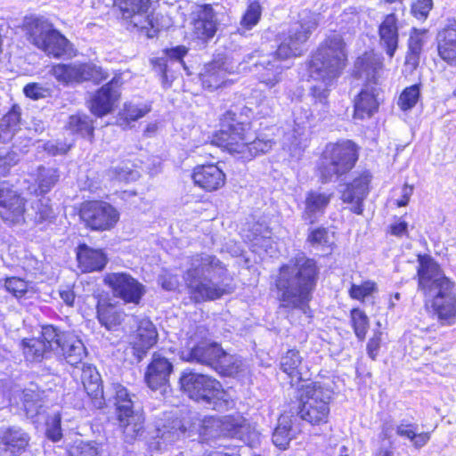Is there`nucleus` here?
<instances>
[{
  "label": "nucleus",
  "instance_id": "19",
  "mask_svg": "<svg viewBox=\"0 0 456 456\" xmlns=\"http://www.w3.org/2000/svg\"><path fill=\"white\" fill-rule=\"evenodd\" d=\"M29 442V434L20 427L0 428V456H20L27 451Z\"/></svg>",
  "mask_w": 456,
  "mask_h": 456
},
{
  "label": "nucleus",
  "instance_id": "4",
  "mask_svg": "<svg viewBox=\"0 0 456 456\" xmlns=\"http://www.w3.org/2000/svg\"><path fill=\"white\" fill-rule=\"evenodd\" d=\"M417 275L418 289L426 297L432 299V306L438 319L451 324L456 316L455 284L429 256L419 257Z\"/></svg>",
  "mask_w": 456,
  "mask_h": 456
},
{
  "label": "nucleus",
  "instance_id": "7",
  "mask_svg": "<svg viewBox=\"0 0 456 456\" xmlns=\"http://www.w3.org/2000/svg\"><path fill=\"white\" fill-rule=\"evenodd\" d=\"M331 391L319 383L303 386L299 390L300 418L312 425L327 423Z\"/></svg>",
  "mask_w": 456,
  "mask_h": 456
},
{
  "label": "nucleus",
  "instance_id": "34",
  "mask_svg": "<svg viewBox=\"0 0 456 456\" xmlns=\"http://www.w3.org/2000/svg\"><path fill=\"white\" fill-rule=\"evenodd\" d=\"M331 194L319 192L315 191H309L305 200V211L303 217L309 219L311 223L317 214L323 213L330 201Z\"/></svg>",
  "mask_w": 456,
  "mask_h": 456
},
{
  "label": "nucleus",
  "instance_id": "49",
  "mask_svg": "<svg viewBox=\"0 0 456 456\" xmlns=\"http://www.w3.org/2000/svg\"><path fill=\"white\" fill-rule=\"evenodd\" d=\"M419 98V86L414 85L405 88L400 94L398 106L403 110H408L413 108Z\"/></svg>",
  "mask_w": 456,
  "mask_h": 456
},
{
  "label": "nucleus",
  "instance_id": "22",
  "mask_svg": "<svg viewBox=\"0 0 456 456\" xmlns=\"http://www.w3.org/2000/svg\"><path fill=\"white\" fill-rule=\"evenodd\" d=\"M370 175L364 173L347 183L341 190V200L350 205V210L357 215H362V203L369 192Z\"/></svg>",
  "mask_w": 456,
  "mask_h": 456
},
{
  "label": "nucleus",
  "instance_id": "58",
  "mask_svg": "<svg viewBox=\"0 0 456 456\" xmlns=\"http://www.w3.org/2000/svg\"><path fill=\"white\" fill-rule=\"evenodd\" d=\"M432 8V0H416L411 6L412 14L419 20L426 19Z\"/></svg>",
  "mask_w": 456,
  "mask_h": 456
},
{
  "label": "nucleus",
  "instance_id": "17",
  "mask_svg": "<svg viewBox=\"0 0 456 456\" xmlns=\"http://www.w3.org/2000/svg\"><path fill=\"white\" fill-rule=\"evenodd\" d=\"M25 199L8 183H0V217L8 224L25 221Z\"/></svg>",
  "mask_w": 456,
  "mask_h": 456
},
{
  "label": "nucleus",
  "instance_id": "23",
  "mask_svg": "<svg viewBox=\"0 0 456 456\" xmlns=\"http://www.w3.org/2000/svg\"><path fill=\"white\" fill-rule=\"evenodd\" d=\"M119 78L113 77L93 96L90 102L91 111L99 117L110 112L119 97Z\"/></svg>",
  "mask_w": 456,
  "mask_h": 456
},
{
  "label": "nucleus",
  "instance_id": "24",
  "mask_svg": "<svg viewBox=\"0 0 456 456\" xmlns=\"http://www.w3.org/2000/svg\"><path fill=\"white\" fill-rule=\"evenodd\" d=\"M381 95L382 92L377 86V82L367 83L355 100L354 117L362 119L372 116L378 110Z\"/></svg>",
  "mask_w": 456,
  "mask_h": 456
},
{
  "label": "nucleus",
  "instance_id": "50",
  "mask_svg": "<svg viewBox=\"0 0 456 456\" xmlns=\"http://www.w3.org/2000/svg\"><path fill=\"white\" fill-rule=\"evenodd\" d=\"M59 175L53 168H39L38 173V187L42 193H45L51 190V188L58 181Z\"/></svg>",
  "mask_w": 456,
  "mask_h": 456
},
{
  "label": "nucleus",
  "instance_id": "8",
  "mask_svg": "<svg viewBox=\"0 0 456 456\" xmlns=\"http://www.w3.org/2000/svg\"><path fill=\"white\" fill-rule=\"evenodd\" d=\"M109 401L113 400L119 427L125 440L132 443L143 432L144 417L139 411L134 410V403L126 388L120 384H113Z\"/></svg>",
  "mask_w": 456,
  "mask_h": 456
},
{
  "label": "nucleus",
  "instance_id": "15",
  "mask_svg": "<svg viewBox=\"0 0 456 456\" xmlns=\"http://www.w3.org/2000/svg\"><path fill=\"white\" fill-rule=\"evenodd\" d=\"M235 114L227 112L222 119V128L218 134L221 146L232 154H239L244 159L249 135L245 133V126L234 119Z\"/></svg>",
  "mask_w": 456,
  "mask_h": 456
},
{
  "label": "nucleus",
  "instance_id": "45",
  "mask_svg": "<svg viewBox=\"0 0 456 456\" xmlns=\"http://www.w3.org/2000/svg\"><path fill=\"white\" fill-rule=\"evenodd\" d=\"M273 142L271 139L257 137L251 140L249 136V140L247 142V151L244 159H251L258 154L266 153L273 148Z\"/></svg>",
  "mask_w": 456,
  "mask_h": 456
},
{
  "label": "nucleus",
  "instance_id": "48",
  "mask_svg": "<svg viewBox=\"0 0 456 456\" xmlns=\"http://www.w3.org/2000/svg\"><path fill=\"white\" fill-rule=\"evenodd\" d=\"M305 128L299 125H296L291 130L286 132L283 138V144L289 151H296L303 146L305 142Z\"/></svg>",
  "mask_w": 456,
  "mask_h": 456
},
{
  "label": "nucleus",
  "instance_id": "55",
  "mask_svg": "<svg viewBox=\"0 0 456 456\" xmlns=\"http://www.w3.org/2000/svg\"><path fill=\"white\" fill-rule=\"evenodd\" d=\"M308 242L313 246H330V236L325 228L313 230L307 238Z\"/></svg>",
  "mask_w": 456,
  "mask_h": 456
},
{
  "label": "nucleus",
  "instance_id": "32",
  "mask_svg": "<svg viewBox=\"0 0 456 456\" xmlns=\"http://www.w3.org/2000/svg\"><path fill=\"white\" fill-rule=\"evenodd\" d=\"M225 76L226 71L223 63L213 61L204 66L200 74V78L203 87L212 91L226 83Z\"/></svg>",
  "mask_w": 456,
  "mask_h": 456
},
{
  "label": "nucleus",
  "instance_id": "56",
  "mask_svg": "<svg viewBox=\"0 0 456 456\" xmlns=\"http://www.w3.org/2000/svg\"><path fill=\"white\" fill-rule=\"evenodd\" d=\"M425 30L413 29L409 38V51L415 53H421L422 46L425 43Z\"/></svg>",
  "mask_w": 456,
  "mask_h": 456
},
{
  "label": "nucleus",
  "instance_id": "39",
  "mask_svg": "<svg viewBox=\"0 0 456 456\" xmlns=\"http://www.w3.org/2000/svg\"><path fill=\"white\" fill-rule=\"evenodd\" d=\"M292 439L291 420L289 416H281L278 420V426L273 434V443L281 450H285Z\"/></svg>",
  "mask_w": 456,
  "mask_h": 456
},
{
  "label": "nucleus",
  "instance_id": "30",
  "mask_svg": "<svg viewBox=\"0 0 456 456\" xmlns=\"http://www.w3.org/2000/svg\"><path fill=\"white\" fill-rule=\"evenodd\" d=\"M62 340L58 354H61L72 366L81 363L86 356V350L82 340L69 332L63 336Z\"/></svg>",
  "mask_w": 456,
  "mask_h": 456
},
{
  "label": "nucleus",
  "instance_id": "11",
  "mask_svg": "<svg viewBox=\"0 0 456 456\" xmlns=\"http://www.w3.org/2000/svg\"><path fill=\"white\" fill-rule=\"evenodd\" d=\"M151 0H114V5L119 10L122 19L139 29L154 31L168 26L159 22V13L149 14Z\"/></svg>",
  "mask_w": 456,
  "mask_h": 456
},
{
  "label": "nucleus",
  "instance_id": "42",
  "mask_svg": "<svg viewBox=\"0 0 456 456\" xmlns=\"http://www.w3.org/2000/svg\"><path fill=\"white\" fill-rule=\"evenodd\" d=\"M68 332H60L54 326L47 325L42 328L41 337L38 338L45 342V347L51 352L58 353L63 342V336Z\"/></svg>",
  "mask_w": 456,
  "mask_h": 456
},
{
  "label": "nucleus",
  "instance_id": "10",
  "mask_svg": "<svg viewBox=\"0 0 456 456\" xmlns=\"http://www.w3.org/2000/svg\"><path fill=\"white\" fill-rule=\"evenodd\" d=\"M356 160V145L351 141L327 145L320 167L322 182L327 183L334 176L346 173L354 167Z\"/></svg>",
  "mask_w": 456,
  "mask_h": 456
},
{
  "label": "nucleus",
  "instance_id": "5",
  "mask_svg": "<svg viewBox=\"0 0 456 456\" xmlns=\"http://www.w3.org/2000/svg\"><path fill=\"white\" fill-rule=\"evenodd\" d=\"M226 273V269L215 256L202 253L193 256L183 280L191 298L196 302L215 300L232 292L227 284L215 281Z\"/></svg>",
  "mask_w": 456,
  "mask_h": 456
},
{
  "label": "nucleus",
  "instance_id": "40",
  "mask_svg": "<svg viewBox=\"0 0 456 456\" xmlns=\"http://www.w3.org/2000/svg\"><path fill=\"white\" fill-rule=\"evenodd\" d=\"M44 343L38 338L22 340L23 354L26 359L30 362H38L47 357L50 353Z\"/></svg>",
  "mask_w": 456,
  "mask_h": 456
},
{
  "label": "nucleus",
  "instance_id": "63",
  "mask_svg": "<svg viewBox=\"0 0 456 456\" xmlns=\"http://www.w3.org/2000/svg\"><path fill=\"white\" fill-rule=\"evenodd\" d=\"M381 335L382 333L380 331H376L373 334V337L369 340L367 344V352L369 356L375 360L376 356L378 354V352L380 347V342H381Z\"/></svg>",
  "mask_w": 456,
  "mask_h": 456
},
{
  "label": "nucleus",
  "instance_id": "60",
  "mask_svg": "<svg viewBox=\"0 0 456 456\" xmlns=\"http://www.w3.org/2000/svg\"><path fill=\"white\" fill-rule=\"evenodd\" d=\"M46 434L54 442L61 438V417L58 414L54 415L51 422L47 423Z\"/></svg>",
  "mask_w": 456,
  "mask_h": 456
},
{
  "label": "nucleus",
  "instance_id": "44",
  "mask_svg": "<svg viewBox=\"0 0 456 456\" xmlns=\"http://www.w3.org/2000/svg\"><path fill=\"white\" fill-rule=\"evenodd\" d=\"M393 433L394 428L392 424L386 423L382 426L381 433L379 435L380 445L374 456H393Z\"/></svg>",
  "mask_w": 456,
  "mask_h": 456
},
{
  "label": "nucleus",
  "instance_id": "43",
  "mask_svg": "<svg viewBox=\"0 0 456 456\" xmlns=\"http://www.w3.org/2000/svg\"><path fill=\"white\" fill-rule=\"evenodd\" d=\"M66 128L71 133L80 134L82 136H91L94 131L89 118L80 115L70 116Z\"/></svg>",
  "mask_w": 456,
  "mask_h": 456
},
{
  "label": "nucleus",
  "instance_id": "18",
  "mask_svg": "<svg viewBox=\"0 0 456 456\" xmlns=\"http://www.w3.org/2000/svg\"><path fill=\"white\" fill-rule=\"evenodd\" d=\"M104 281L112 289L115 296L126 303L139 304L145 292L142 284L126 273H109Z\"/></svg>",
  "mask_w": 456,
  "mask_h": 456
},
{
  "label": "nucleus",
  "instance_id": "12",
  "mask_svg": "<svg viewBox=\"0 0 456 456\" xmlns=\"http://www.w3.org/2000/svg\"><path fill=\"white\" fill-rule=\"evenodd\" d=\"M51 73L58 82L64 85L77 84L86 80L99 83L107 78L106 72L94 63L57 64L52 68Z\"/></svg>",
  "mask_w": 456,
  "mask_h": 456
},
{
  "label": "nucleus",
  "instance_id": "41",
  "mask_svg": "<svg viewBox=\"0 0 456 456\" xmlns=\"http://www.w3.org/2000/svg\"><path fill=\"white\" fill-rule=\"evenodd\" d=\"M32 208L35 212L34 222L43 227L53 223L55 218L54 211L50 204V200L40 199L33 203Z\"/></svg>",
  "mask_w": 456,
  "mask_h": 456
},
{
  "label": "nucleus",
  "instance_id": "52",
  "mask_svg": "<svg viewBox=\"0 0 456 456\" xmlns=\"http://www.w3.org/2000/svg\"><path fill=\"white\" fill-rule=\"evenodd\" d=\"M5 289L16 297H21L28 290V282L18 277H11L5 280Z\"/></svg>",
  "mask_w": 456,
  "mask_h": 456
},
{
  "label": "nucleus",
  "instance_id": "51",
  "mask_svg": "<svg viewBox=\"0 0 456 456\" xmlns=\"http://www.w3.org/2000/svg\"><path fill=\"white\" fill-rule=\"evenodd\" d=\"M262 13V8L257 2H252L248 6L242 19L240 21V24L250 29L252 27L257 24V22L260 20Z\"/></svg>",
  "mask_w": 456,
  "mask_h": 456
},
{
  "label": "nucleus",
  "instance_id": "54",
  "mask_svg": "<svg viewBox=\"0 0 456 456\" xmlns=\"http://www.w3.org/2000/svg\"><path fill=\"white\" fill-rule=\"evenodd\" d=\"M151 110V107L147 104H133L128 103L125 105L124 115L126 119L135 121L140 118L145 116Z\"/></svg>",
  "mask_w": 456,
  "mask_h": 456
},
{
  "label": "nucleus",
  "instance_id": "64",
  "mask_svg": "<svg viewBox=\"0 0 456 456\" xmlns=\"http://www.w3.org/2000/svg\"><path fill=\"white\" fill-rule=\"evenodd\" d=\"M70 147L71 144L56 142H47L45 144V150L52 155L64 154L70 149Z\"/></svg>",
  "mask_w": 456,
  "mask_h": 456
},
{
  "label": "nucleus",
  "instance_id": "37",
  "mask_svg": "<svg viewBox=\"0 0 456 456\" xmlns=\"http://www.w3.org/2000/svg\"><path fill=\"white\" fill-rule=\"evenodd\" d=\"M214 370L224 376H234L243 370V362L240 357L230 354L222 349V355L216 361Z\"/></svg>",
  "mask_w": 456,
  "mask_h": 456
},
{
  "label": "nucleus",
  "instance_id": "16",
  "mask_svg": "<svg viewBox=\"0 0 456 456\" xmlns=\"http://www.w3.org/2000/svg\"><path fill=\"white\" fill-rule=\"evenodd\" d=\"M219 26L218 13L212 4L198 5L192 12L191 37L203 43L213 38Z\"/></svg>",
  "mask_w": 456,
  "mask_h": 456
},
{
  "label": "nucleus",
  "instance_id": "3",
  "mask_svg": "<svg viewBox=\"0 0 456 456\" xmlns=\"http://www.w3.org/2000/svg\"><path fill=\"white\" fill-rule=\"evenodd\" d=\"M299 18V21L291 26L288 37L279 45L277 51L261 56L255 63L258 81L268 88H273L281 81L283 68L280 63L281 60L301 55L302 45L319 25V14L304 11Z\"/></svg>",
  "mask_w": 456,
  "mask_h": 456
},
{
  "label": "nucleus",
  "instance_id": "25",
  "mask_svg": "<svg viewBox=\"0 0 456 456\" xmlns=\"http://www.w3.org/2000/svg\"><path fill=\"white\" fill-rule=\"evenodd\" d=\"M379 44L389 58H393L399 45L398 18L395 13L387 14L379 25Z\"/></svg>",
  "mask_w": 456,
  "mask_h": 456
},
{
  "label": "nucleus",
  "instance_id": "35",
  "mask_svg": "<svg viewBox=\"0 0 456 456\" xmlns=\"http://www.w3.org/2000/svg\"><path fill=\"white\" fill-rule=\"evenodd\" d=\"M82 383L87 395L93 399L105 401V395L102 387L101 379L98 371L90 366L83 368L81 375ZM102 404V401L98 403V406L101 407Z\"/></svg>",
  "mask_w": 456,
  "mask_h": 456
},
{
  "label": "nucleus",
  "instance_id": "62",
  "mask_svg": "<svg viewBox=\"0 0 456 456\" xmlns=\"http://www.w3.org/2000/svg\"><path fill=\"white\" fill-rule=\"evenodd\" d=\"M19 158L15 152H8L4 156L0 155V175H5L10 167L17 164Z\"/></svg>",
  "mask_w": 456,
  "mask_h": 456
},
{
  "label": "nucleus",
  "instance_id": "36",
  "mask_svg": "<svg viewBox=\"0 0 456 456\" xmlns=\"http://www.w3.org/2000/svg\"><path fill=\"white\" fill-rule=\"evenodd\" d=\"M20 108L13 106L0 121V142H6L12 140L20 128Z\"/></svg>",
  "mask_w": 456,
  "mask_h": 456
},
{
  "label": "nucleus",
  "instance_id": "6",
  "mask_svg": "<svg viewBox=\"0 0 456 456\" xmlns=\"http://www.w3.org/2000/svg\"><path fill=\"white\" fill-rule=\"evenodd\" d=\"M21 28L26 39L48 56L60 58L71 49L69 41L42 16H26Z\"/></svg>",
  "mask_w": 456,
  "mask_h": 456
},
{
  "label": "nucleus",
  "instance_id": "61",
  "mask_svg": "<svg viewBox=\"0 0 456 456\" xmlns=\"http://www.w3.org/2000/svg\"><path fill=\"white\" fill-rule=\"evenodd\" d=\"M71 456H99V452L91 443H81L72 451Z\"/></svg>",
  "mask_w": 456,
  "mask_h": 456
},
{
  "label": "nucleus",
  "instance_id": "59",
  "mask_svg": "<svg viewBox=\"0 0 456 456\" xmlns=\"http://www.w3.org/2000/svg\"><path fill=\"white\" fill-rule=\"evenodd\" d=\"M109 175L118 181L128 182L135 178L136 173L133 172L129 167H115L109 171Z\"/></svg>",
  "mask_w": 456,
  "mask_h": 456
},
{
  "label": "nucleus",
  "instance_id": "2",
  "mask_svg": "<svg viewBox=\"0 0 456 456\" xmlns=\"http://www.w3.org/2000/svg\"><path fill=\"white\" fill-rule=\"evenodd\" d=\"M318 275L316 262L303 254L281 265L275 279L281 307L306 313L316 288Z\"/></svg>",
  "mask_w": 456,
  "mask_h": 456
},
{
  "label": "nucleus",
  "instance_id": "29",
  "mask_svg": "<svg viewBox=\"0 0 456 456\" xmlns=\"http://www.w3.org/2000/svg\"><path fill=\"white\" fill-rule=\"evenodd\" d=\"M77 258L78 267L84 273L101 271L107 264V257L101 249H94L86 245L77 248Z\"/></svg>",
  "mask_w": 456,
  "mask_h": 456
},
{
  "label": "nucleus",
  "instance_id": "21",
  "mask_svg": "<svg viewBox=\"0 0 456 456\" xmlns=\"http://www.w3.org/2000/svg\"><path fill=\"white\" fill-rule=\"evenodd\" d=\"M158 332L154 324L147 318L137 321L136 330L130 335V345L134 354L141 361L147 351L157 342Z\"/></svg>",
  "mask_w": 456,
  "mask_h": 456
},
{
  "label": "nucleus",
  "instance_id": "14",
  "mask_svg": "<svg viewBox=\"0 0 456 456\" xmlns=\"http://www.w3.org/2000/svg\"><path fill=\"white\" fill-rule=\"evenodd\" d=\"M80 217L86 225L95 231L112 229L119 219L118 211L104 201H89L83 205Z\"/></svg>",
  "mask_w": 456,
  "mask_h": 456
},
{
  "label": "nucleus",
  "instance_id": "20",
  "mask_svg": "<svg viewBox=\"0 0 456 456\" xmlns=\"http://www.w3.org/2000/svg\"><path fill=\"white\" fill-rule=\"evenodd\" d=\"M172 371L173 364L169 359L161 353H154L144 375L145 382L151 390L165 392Z\"/></svg>",
  "mask_w": 456,
  "mask_h": 456
},
{
  "label": "nucleus",
  "instance_id": "53",
  "mask_svg": "<svg viewBox=\"0 0 456 456\" xmlns=\"http://www.w3.org/2000/svg\"><path fill=\"white\" fill-rule=\"evenodd\" d=\"M376 289V284L373 281H364L361 285L353 284L349 289V295L352 298L362 300L370 296Z\"/></svg>",
  "mask_w": 456,
  "mask_h": 456
},
{
  "label": "nucleus",
  "instance_id": "26",
  "mask_svg": "<svg viewBox=\"0 0 456 456\" xmlns=\"http://www.w3.org/2000/svg\"><path fill=\"white\" fill-rule=\"evenodd\" d=\"M192 179L196 185L206 191H214L224 185L225 175L216 165H202L194 168Z\"/></svg>",
  "mask_w": 456,
  "mask_h": 456
},
{
  "label": "nucleus",
  "instance_id": "27",
  "mask_svg": "<svg viewBox=\"0 0 456 456\" xmlns=\"http://www.w3.org/2000/svg\"><path fill=\"white\" fill-rule=\"evenodd\" d=\"M246 419L240 416H224L222 419H211L208 420L204 428L205 434L211 436H216L212 434V429L219 428L220 433L218 436L241 438L246 429Z\"/></svg>",
  "mask_w": 456,
  "mask_h": 456
},
{
  "label": "nucleus",
  "instance_id": "28",
  "mask_svg": "<svg viewBox=\"0 0 456 456\" xmlns=\"http://www.w3.org/2000/svg\"><path fill=\"white\" fill-rule=\"evenodd\" d=\"M438 54L450 65H456V22L444 28L437 35Z\"/></svg>",
  "mask_w": 456,
  "mask_h": 456
},
{
  "label": "nucleus",
  "instance_id": "47",
  "mask_svg": "<svg viewBox=\"0 0 456 456\" xmlns=\"http://www.w3.org/2000/svg\"><path fill=\"white\" fill-rule=\"evenodd\" d=\"M351 322L355 336L360 340H363L369 329L368 316L364 314L363 311L358 308H354L351 311Z\"/></svg>",
  "mask_w": 456,
  "mask_h": 456
},
{
  "label": "nucleus",
  "instance_id": "57",
  "mask_svg": "<svg viewBox=\"0 0 456 456\" xmlns=\"http://www.w3.org/2000/svg\"><path fill=\"white\" fill-rule=\"evenodd\" d=\"M23 91L27 97H29L33 100H38L49 95V90L38 83L28 84L24 87Z\"/></svg>",
  "mask_w": 456,
  "mask_h": 456
},
{
  "label": "nucleus",
  "instance_id": "9",
  "mask_svg": "<svg viewBox=\"0 0 456 456\" xmlns=\"http://www.w3.org/2000/svg\"><path fill=\"white\" fill-rule=\"evenodd\" d=\"M181 390L191 399L213 404L216 407L218 401H225L226 393L216 379L191 370H184L179 379Z\"/></svg>",
  "mask_w": 456,
  "mask_h": 456
},
{
  "label": "nucleus",
  "instance_id": "13",
  "mask_svg": "<svg viewBox=\"0 0 456 456\" xmlns=\"http://www.w3.org/2000/svg\"><path fill=\"white\" fill-rule=\"evenodd\" d=\"M194 324H190L189 330L185 331L188 341L185 343L186 350L183 351L182 358L188 362H197L208 366L214 370L217 359L222 355V347L217 343L206 341L191 345L198 339L197 330Z\"/></svg>",
  "mask_w": 456,
  "mask_h": 456
},
{
  "label": "nucleus",
  "instance_id": "1",
  "mask_svg": "<svg viewBox=\"0 0 456 456\" xmlns=\"http://www.w3.org/2000/svg\"><path fill=\"white\" fill-rule=\"evenodd\" d=\"M347 62L346 43L343 36L332 31L320 44L310 63V76L320 84L314 85L311 94L314 103L311 109L313 119L322 120L328 114L329 89Z\"/></svg>",
  "mask_w": 456,
  "mask_h": 456
},
{
  "label": "nucleus",
  "instance_id": "31",
  "mask_svg": "<svg viewBox=\"0 0 456 456\" xmlns=\"http://www.w3.org/2000/svg\"><path fill=\"white\" fill-rule=\"evenodd\" d=\"M281 369L292 379L301 380L308 378L309 369L303 362L299 352L294 349L288 350L281 358Z\"/></svg>",
  "mask_w": 456,
  "mask_h": 456
},
{
  "label": "nucleus",
  "instance_id": "46",
  "mask_svg": "<svg viewBox=\"0 0 456 456\" xmlns=\"http://www.w3.org/2000/svg\"><path fill=\"white\" fill-rule=\"evenodd\" d=\"M251 99L255 101L256 111L260 117L266 118L273 113L275 107V99L273 97L263 95L261 92L255 90L251 94Z\"/></svg>",
  "mask_w": 456,
  "mask_h": 456
},
{
  "label": "nucleus",
  "instance_id": "38",
  "mask_svg": "<svg viewBox=\"0 0 456 456\" xmlns=\"http://www.w3.org/2000/svg\"><path fill=\"white\" fill-rule=\"evenodd\" d=\"M97 316L100 323L107 330H114L118 326L123 319V314L110 305L100 303L97 306Z\"/></svg>",
  "mask_w": 456,
  "mask_h": 456
},
{
  "label": "nucleus",
  "instance_id": "33",
  "mask_svg": "<svg viewBox=\"0 0 456 456\" xmlns=\"http://www.w3.org/2000/svg\"><path fill=\"white\" fill-rule=\"evenodd\" d=\"M187 48L185 46H176L171 49H166L164 51V57L154 58L152 59L151 64L153 66L154 70L161 75L162 83L164 85L167 84V60L178 61L182 66L184 67V62L183 58L187 53Z\"/></svg>",
  "mask_w": 456,
  "mask_h": 456
}]
</instances>
